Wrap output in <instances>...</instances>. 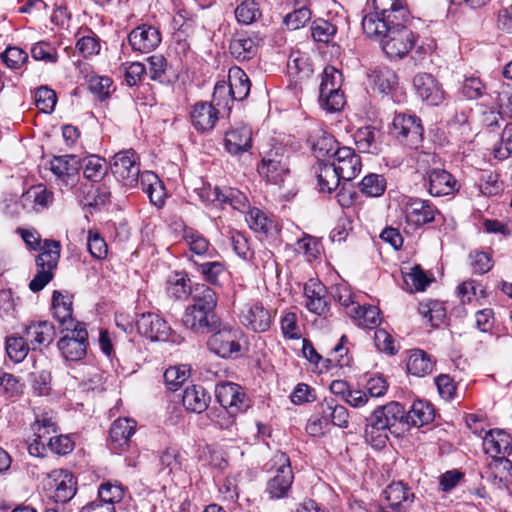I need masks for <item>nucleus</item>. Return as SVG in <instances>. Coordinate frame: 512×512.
<instances>
[{
    "instance_id": "1",
    "label": "nucleus",
    "mask_w": 512,
    "mask_h": 512,
    "mask_svg": "<svg viewBox=\"0 0 512 512\" xmlns=\"http://www.w3.org/2000/svg\"><path fill=\"white\" fill-rule=\"evenodd\" d=\"M191 301L183 313V325L196 333L216 330L218 320L215 314V291L205 284H196L191 292Z\"/></svg>"
},
{
    "instance_id": "2",
    "label": "nucleus",
    "mask_w": 512,
    "mask_h": 512,
    "mask_svg": "<svg viewBox=\"0 0 512 512\" xmlns=\"http://www.w3.org/2000/svg\"><path fill=\"white\" fill-rule=\"evenodd\" d=\"M408 19L409 10L401 0H372L361 24L367 37H379L388 28L405 24Z\"/></svg>"
},
{
    "instance_id": "3",
    "label": "nucleus",
    "mask_w": 512,
    "mask_h": 512,
    "mask_svg": "<svg viewBox=\"0 0 512 512\" xmlns=\"http://www.w3.org/2000/svg\"><path fill=\"white\" fill-rule=\"evenodd\" d=\"M405 409L395 401L377 407L366 419L365 440L372 447L381 449L388 441V435L397 424L404 422Z\"/></svg>"
},
{
    "instance_id": "4",
    "label": "nucleus",
    "mask_w": 512,
    "mask_h": 512,
    "mask_svg": "<svg viewBox=\"0 0 512 512\" xmlns=\"http://www.w3.org/2000/svg\"><path fill=\"white\" fill-rule=\"evenodd\" d=\"M437 157L428 152H421L417 157V168L425 173L427 190L434 197L453 195L460 189L455 177L448 171L440 168H429L431 163L435 164Z\"/></svg>"
},
{
    "instance_id": "5",
    "label": "nucleus",
    "mask_w": 512,
    "mask_h": 512,
    "mask_svg": "<svg viewBox=\"0 0 512 512\" xmlns=\"http://www.w3.org/2000/svg\"><path fill=\"white\" fill-rule=\"evenodd\" d=\"M38 250L40 253L35 258L37 272L29 283L33 292L41 291L53 279L60 259L61 244L56 240L45 239Z\"/></svg>"
},
{
    "instance_id": "6",
    "label": "nucleus",
    "mask_w": 512,
    "mask_h": 512,
    "mask_svg": "<svg viewBox=\"0 0 512 512\" xmlns=\"http://www.w3.org/2000/svg\"><path fill=\"white\" fill-rule=\"evenodd\" d=\"M401 214L404 230L413 233L422 226L435 220L438 209L429 201L417 197H406L401 202Z\"/></svg>"
},
{
    "instance_id": "7",
    "label": "nucleus",
    "mask_w": 512,
    "mask_h": 512,
    "mask_svg": "<svg viewBox=\"0 0 512 512\" xmlns=\"http://www.w3.org/2000/svg\"><path fill=\"white\" fill-rule=\"evenodd\" d=\"M342 74L332 66L324 69L319 88V104L328 112L340 111L345 105V97L341 91Z\"/></svg>"
},
{
    "instance_id": "8",
    "label": "nucleus",
    "mask_w": 512,
    "mask_h": 512,
    "mask_svg": "<svg viewBox=\"0 0 512 512\" xmlns=\"http://www.w3.org/2000/svg\"><path fill=\"white\" fill-rule=\"evenodd\" d=\"M381 42L382 50L390 59H402L415 45V36L405 24L392 26L379 37H371Z\"/></svg>"
},
{
    "instance_id": "9",
    "label": "nucleus",
    "mask_w": 512,
    "mask_h": 512,
    "mask_svg": "<svg viewBox=\"0 0 512 512\" xmlns=\"http://www.w3.org/2000/svg\"><path fill=\"white\" fill-rule=\"evenodd\" d=\"M389 132L400 143L410 148H418L423 140V126L416 115L396 114Z\"/></svg>"
},
{
    "instance_id": "10",
    "label": "nucleus",
    "mask_w": 512,
    "mask_h": 512,
    "mask_svg": "<svg viewBox=\"0 0 512 512\" xmlns=\"http://www.w3.org/2000/svg\"><path fill=\"white\" fill-rule=\"evenodd\" d=\"M271 470L275 475L268 481L267 491L271 498L285 497L293 483V472L289 457L284 452H277L271 459Z\"/></svg>"
},
{
    "instance_id": "11",
    "label": "nucleus",
    "mask_w": 512,
    "mask_h": 512,
    "mask_svg": "<svg viewBox=\"0 0 512 512\" xmlns=\"http://www.w3.org/2000/svg\"><path fill=\"white\" fill-rule=\"evenodd\" d=\"M243 332L238 327L223 325L208 339L209 350L222 358H229L240 352Z\"/></svg>"
},
{
    "instance_id": "12",
    "label": "nucleus",
    "mask_w": 512,
    "mask_h": 512,
    "mask_svg": "<svg viewBox=\"0 0 512 512\" xmlns=\"http://www.w3.org/2000/svg\"><path fill=\"white\" fill-rule=\"evenodd\" d=\"M238 318L247 330L254 333L268 331L273 322L272 312L257 300L244 303L239 309Z\"/></svg>"
},
{
    "instance_id": "13",
    "label": "nucleus",
    "mask_w": 512,
    "mask_h": 512,
    "mask_svg": "<svg viewBox=\"0 0 512 512\" xmlns=\"http://www.w3.org/2000/svg\"><path fill=\"white\" fill-rule=\"evenodd\" d=\"M229 83L218 82L214 87L213 100L220 105L221 99L229 95L232 100L242 101L250 92V80L246 73L239 67H233L228 74Z\"/></svg>"
},
{
    "instance_id": "14",
    "label": "nucleus",
    "mask_w": 512,
    "mask_h": 512,
    "mask_svg": "<svg viewBox=\"0 0 512 512\" xmlns=\"http://www.w3.org/2000/svg\"><path fill=\"white\" fill-rule=\"evenodd\" d=\"M111 171L127 187L133 188L140 183L142 173L138 158L132 150L116 153L112 159Z\"/></svg>"
},
{
    "instance_id": "15",
    "label": "nucleus",
    "mask_w": 512,
    "mask_h": 512,
    "mask_svg": "<svg viewBox=\"0 0 512 512\" xmlns=\"http://www.w3.org/2000/svg\"><path fill=\"white\" fill-rule=\"evenodd\" d=\"M215 396L226 413L233 418L249 407V401L241 386L232 382H222L215 387Z\"/></svg>"
},
{
    "instance_id": "16",
    "label": "nucleus",
    "mask_w": 512,
    "mask_h": 512,
    "mask_svg": "<svg viewBox=\"0 0 512 512\" xmlns=\"http://www.w3.org/2000/svg\"><path fill=\"white\" fill-rule=\"evenodd\" d=\"M138 332L152 341L177 342L172 334L171 327L158 314L145 312L139 315L136 321Z\"/></svg>"
},
{
    "instance_id": "17",
    "label": "nucleus",
    "mask_w": 512,
    "mask_h": 512,
    "mask_svg": "<svg viewBox=\"0 0 512 512\" xmlns=\"http://www.w3.org/2000/svg\"><path fill=\"white\" fill-rule=\"evenodd\" d=\"M88 332L84 324L77 323L70 331L58 341V348L67 360L77 361L86 355Z\"/></svg>"
},
{
    "instance_id": "18",
    "label": "nucleus",
    "mask_w": 512,
    "mask_h": 512,
    "mask_svg": "<svg viewBox=\"0 0 512 512\" xmlns=\"http://www.w3.org/2000/svg\"><path fill=\"white\" fill-rule=\"evenodd\" d=\"M306 308L319 316L326 315L330 309L331 298L326 287L316 279L308 280L304 285Z\"/></svg>"
},
{
    "instance_id": "19",
    "label": "nucleus",
    "mask_w": 512,
    "mask_h": 512,
    "mask_svg": "<svg viewBox=\"0 0 512 512\" xmlns=\"http://www.w3.org/2000/svg\"><path fill=\"white\" fill-rule=\"evenodd\" d=\"M258 172L265 177L268 182L280 185L289 173L288 157L278 150L268 153L258 167Z\"/></svg>"
},
{
    "instance_id": "20",
    "label": "nucleus",
    "mask_w": 512,
    "mask_h": 512,
    "mask_svg": "<svg viewBox=\"0 0 512 512\" xmlns=\"http://www.w3.org/2000/svg\"><path fill=\"white\" fill-rule=\"evenodd\" d=\"M334 161L332 164L344 181H351L361 171V158L350 147H338L333 152Z\"/></svg>"
},
{
    "instance_id": "21",
    "label": "nucleus",
    "mask_w": 512,
    "mask_h": 512,
    "mask_svg": "<svg viewBox=\"0 0 512 512\" xmlns=\"http://www.w3.org/2000/svg\"><path fill=\"white\" fill-rule=\"evenodd\" d=\"M76 479L68 470H53L49 474V487L53 489L56 502L66 503L76 494Z\"/></svg>"
},
{
    "instance_id": "22",
    "label": "nucleus",
    "mask_w": 512,
    "mask_h": 512,
    "mask_svg": "<svg viewBox=\"0 0 512 512\" xmlns=\"http://www.w3.org/2000/svg\"><path fill=\"white\" fill-rule=\"evenodd\" d=\"M413 85L417 95L430 105H439L445 98L441 84L429 73L415 75Z\"/></svg>"
},
{
    "instance_id": "23",
    "label": "nucleus",
    "mask_w": 512,
    "mask_h": 512,
    "mask_svg": "<svg viewBox=\"0 0 512 512\" xmlns=\"http://www.w3.org/2000/svg\"><path fill=\"white\" fill-rule=\"evenodd\" d=\"M128 40L134 51L148 53L158 47L161 34L156 27L143 24L129 33Z\"/></svg>"
},
{
    "instance_id": "24",
    "label": "nucleus",
    "mask_w": 512,
    "mask_h": 512,
    "mask_svg": "<svg viewBox=\"0 0 512 512\" xmlns=\"http://www.w3.org/2000/svg\"><path fill=\"white\" fill-rule=\"evenodd\" d=\"M50 169L66 186L73 187L78 180L81 160L76 155L57 156L51 160Z\"/></svg>"
},
{
    "instance_id": "25",
    "label": "nucleus",
    "mask_w": 512,
    "mask_h": 512,
    "mask_svg": "<svg viewBox=\"0 0 512 512\" xmlns=\"http://www.w3.org/2000/svg\"><path fill=\"white\" fill-rule=\"evenodd\" d=\"M252 143V129L248 125H237L225 133V148L231 155H240L249 151L252 147Z\"/></svg>"
},
{
    "instance_id": "26",
    "label": "nucleus",
    "mask_w": 512,
    "mask_h": 512,
    "mask_svg": "<svg viewBox=\"0 0 512 512\" xmlns=\"http://www.w3.org/2000/svg\"><path fill=\"white\" fill-rule=\"evenodd\" d=\"M136 431V421L131 418H118L110 428V448L121 453L129 447L131 436Z\"/></svg>"
},
{
    "instance_id": "27",
    "label": "nucleus",
    "mask_w": 512,
    "mask_h": 512,
    "mask_svg": "<svg viewBox=\"0 0 512 512\" xmlns=\"http://www.w3.org/2000/svg\"><path fill=\"white\" fill-rule=\"evenodd\" d=\"M219 111L209 102H197L193 105L190 118L193 127L198 132H209L217 123Z\"/></svg>"
},
{
    "instance_id": "28",
    "label": "nucleus",
    "mask_w": 512,
    "mask_h": 512,
    "mask_svg": "<svg viewBox=\"0 0 512 512\" xmlns=\"http://www.w3.org/2000/svg\"><path fill=\"white\" fill-rule=\"evenodd\" d=\"M483 449L491 458L510 455L512 437L503 429H491L483 438Z\"/></svg>"
},
{
    "instance_id": "29",
    "label": "nucleus",
    "mask_w": 512,
    "mask_h": 512,
    "mask_svg": "<svg viewBox=\"0 0 512 512\" xmlns=\"http://www.w3.org/2000/svg\"><path fill=\"white\" fill-rule=\"evenodd\" d=\"M389 508L407 512L414 502L415 495L402 481L392 482L383 492Z\"/></svg>"
},
{
    "instance_id": "30",
    "label": "nucleus",
    "mask_w": 512,
    "mask_h": 512,
    "mask_svg": "<svg viewBox=\"0 0 512 512\" xmlns=\"http://www.w3.org/2000/svg\"><path fill=\"white\" fill-rule=\"evenodd\" d=\"M31 350H42L49 346L55 337L54 325L48 321L32 322L24 331Z\"/></svg>"
},
{
    "instance_id": "31",
    "label": "nucleus",
    "mask_w": 512,
    "mask_h": 512,
    "mask_svg": "<svg viewBox=\"0 0 512 512\" xmlns=\"http://www.w3.org/2000/svg\"><path fill=\"white\" fill-rule=\"evenodd\" d=\"M320 414L322 415V422L324 426L333 424L340 428L348 427L349 414L347 409L337 403L333 397L325 398L319 405Z\"/></svg>"
},
{
    "instance_id": "32",
    "label": "nucleus",
    "mask_w": 512,
    "mask_h": 512,
    "mask_svg": "<svg viewBox=\"0 0 512 512\" xmlns=\"http://www.w3.org/2000/svg\"><path fill=\"white\" fill-rule=\"evenodd\" d=\"M315 173L317 175L319 191L323 193H331L336 190L342 179L337 168L332 163L324 161H318Z\"/></svg>"
},
{
    "instance_id": "33",
    "label": "nucleus",
    "mask_w": 512,
    "mask_h": 512,
    "mask_svg": "<svg viewBox=\"0 0 512 512\" xmlns=\"http://www.w3.org/2000/svg\"><path fill=\"white\" fill-rule=\"evenodd\" d=\"M435 411L431 404L418 400L415 401L404 417V424L408 426L422 427L433 421Z\"/></svg>"
},
{
    "instance_id": "34",
    "label": "nucleus",
    "mask_w": 512,
    "mask_h": 512,
    "mask_svg": "<svg viewBox=\"0 0 512 512\" xmlns=\"http://www.w3.org/2000/svg\"><path fill=\"white\" fill-rule=\"evenodd\" d=\"M210 396L204 388L198 385H191L185 388L182 403L186 410L194 413H201L207 409Z\"/></svg>"
},
{
    "instance_id": "35",
    "label": "nucleus",
    "mask_w": 512,
    "mask_h": 512,
    "mask_svg": "<svg viewBox=\"0 0 512 512\" xmlns=\"http://www.w3.org/2000/svg\"><path fill=\"white\" fill-rule=\"evenodd\" d=\"M369 78L374 88L382 94H389L398 86V76L386 66L375 67L371 70Z\"/></svg>"
},
{
    "instance_id": "36",
    "label": "nucleus",
    "mask_w": 512,
    "mask_h": 512,
    "mask_svg": "<svg viewBox=\"0 0 512 512\" xmlns=\"http://www.w3.org/2000/svg\"><path fill=\"white\" fill-rule=\"evenodd\" d=\"M139 184L153 205L161 207L164 204V188L154 172H142Z\"/></svg>"
},
{
    "instance_id": "37",
    "label": "nucleus",
    "mask_w": 512,
    "mask_h": 512,
    "mask_svg": "<svg viewBox=\"0 0 512 512\" xmlns=\"http://www.w3.org/2000/svg\"><path fill=\"white\" fill-rule=\"evenodd\" d=\"M357 325L366 329H373L380 323L379 309L376 306H353L346 312Z\"/></svg>"
},
{
    "instance_id": "38",
    "label": "nucleus",
    "mask_w": 512,
    "mask_h": 512,
    "mask_svg": "<svg viewBox=\"0 0 512 512\" xmlns=\"http://www.w3.org/2000/svg\"><path fill=\"white\" fill-rule=\"evenodd\" d=\"M380 133L374 127H362L354 135L355 144L362 152L377 154L380 151Z\"/></svg>"
},
{
    "instance_id": "39",
    "label": "nucleus",
    "mask_w": 512,
    "mask_h": 512,
    "mask_svg": "<svg viewBox=\"0 0 512 512\" xmlns=\"http://www.w3.org/2000/svg\"><path fill=\"white\" fill-rule=\"evenodd\" d=\"M52 311L53 316L62 325L72 323V297L69 294H63L61 291L55 290L52 295Z\"/></svg>"
},
{
    "instance_id": "40",
    "label": "nucleus",
    "mask_w": 512,
    "mask_h": 512,
    "mask_svg": "<svg viewBox=\"0 0 512 512\" xmlns=\"http://www.w3.org/2000/svg\"><path fill=\"white\" fill-rule=\"evenodd\" d=\"M434 363L430 356L423 350L414 349L410 351L407 360V370L410 374L423 377L433 371Z\"/></svg>"
},
{
    "instance_id": "41",
    "label": "nucleus",
    "mask_w": 512,
    "mask_h": 512,
    "mask_svg": "<svg viewBox=\"0 0 512 512\" xmlns=\"http://www.w3.org/2000/svg\"><path fill=\"white\" fill-rule=\"evenodd\" d=\"M488 471L495 483L507 485L512 480V462L506 456L493 457Z\"/></svg>"
},
{
    "instance_id": "42",
    "label": "nucleus",
    "mask_w": 512,
    "mask_h": 512,
    "mask_svg": "<svg viewBox=\"0 0 512 512\" xmlns=\"http://www.w3.org/2000/svg\"><path fill=\"white\" fill-rule=\"evenodd\" d=\"M6 352L8 357L15 363L22 362L28 355L31 346L23 336H9L6 338Z\"/></svg>"
},
{
    "instance_id": "43",
    "label": "nucleus",
    "mask_w": 512,
    "mask_h": 512,
    "mask_svg": "<svg viewBox=\"0 0 512 512\" xmlns=\"http://www.w3.org/2000/svg\"><path fill=\"white\" fill-rule=\"evenodd\" d=\"M124 487L120 483L104 482L98 489V500L107 506H114L124 498Z\"/></svg>"
},
{
    "instance_id": "44",
    "label": "nucleus",
    "mask_w": 512,
    "mask_h": 512,
    "mask_svg": "<svg viewBox=\"0 0 512 512\" xmlns=\"http://www.w3.org/2000/svg\"><path fill=\"white\" fill-rule=\"evenodd\" d=\"M197 272L212 285H219V278L226 272V266L221 261L194 262Z\"/></svg>"
},
{
    "instance_id": "45",
    "label": "nucleus",
    "mask_w": 512,
    "mask_h": 512,
    "mask_svg": "<svg viewBox=\"0 0 512 512\" xmlns=\"http://www.w3.org/2000/svg\"><path fill=\"white\" fill-rule=\"evenodd\" d=\"M337 31L338 27L335 23L323 18H317L311 24V35L317 42L329 43L333 40Z\"/></svg>"
},
{
    "instance_id": "46",
    "label": "nucleus",
    "mask_w": 512,
    "mask_h": 512,
    "mask_svg": "<svg viewBox=\"0 0 512 512\" xmlns=\"http://www.w3.org/2000/svg\"><path fill=\"white\" fill-rule=\"evenodd\" d=\"M418 312L432 327L439 326L446 316L443 305L432 300L421 302L418 306Z\"/></svg>"
},
{
    "instance_id": "47",
    "label": "nucleus",
    "mask_w": 512,
    "mask_h": 512,
    "mask_svg": "<svg viewBox=\"0 0 512 512\" xmlns=\"http://www.w3.org/2000/svg\"><path fill=\"white\" fill-rule=\"evenodd\" d=\"M360 191L367 197H379L386 190V179L379 174H368L359 183Z\"/></svg>"
},
{
    "instance_id": "48",
    "label": "nucleus",
    "mask_w": 512,
    "mask_h": 512,
    "mask_svg": "<svg viewBox=\"0 0 512 512\" xmlns=\"http://www.w3.org/2000/svg\"><path fill=\"white\" fill-rule=\"evenodd\" d=\"M81 168H83V174L85 178L93 182L100 181L106 174L104 159L96 155H91L83 159Z\"/></svg>"
},
{
    "instance_id": "49",
    "label": "nucleus",
    "mask_w": 512,
    "mask_h": 512,
    "mask_svg": "<svg viewBox=\"0 0 512 512\" xmlns=\"http://www.w3.org/2000/svg\"><path fill=\"white\" fill-rule=\"evenodd\" d=\"M231 54L239 61L251 59L257 52L255 42L250 38H237L229 46Z\"/></svg>"
},
{
    "instance_id": "50",
    "label": "nucleus",
    "mask_w": 512,
    "mask_h": 512,
    "mask_svg": "<svg viewBox=\"0 0 512 512\" xmlns=\"http://www.w3.org/2000/svg\"><path fill=\"white\" fill-rule=\"evenodd\" d=\"M261 11L254 0L243 1L235 9V17L239 23L249 25L259 19Z\"/></svg>"
},
{
    "instance_id": "51",
    "label": "nucleus",
    "mask_w": 512,
    "mask_h": 512,
    "mask_svg": "<svg viewBox=\"0 0 512 512\" xmlns=\"http://www.w3.org/2000/svg\"><path fill=\"white\" fill-rule=\"evenodd\" d=\"M221 205H229L233 209L244 212L249 206L247 196L236 188L223 189Z\"/></svg>"
},
{
    "instance_id": "52",
    "label": "nucleus",
    "mask_w": 512,
    "mask_h": 512,
    "mask_svg": "<svg viewBox=\"0 0 512 512\" xmlns=\"http://www.w3.org/2000/svg\"><path fill=\"white\" fill-rule=\"evenodd\" d=\"M188 282L189 280L184 276L176 274L167 282V293L178 300L185 299L188 295L191 296L193 288L190 287Z\"/></svg>"
},
{
    "instance_id": "53",
    "label": "nucleus",
    "mask_w": 512,
    "mask_h": 512,
    "mask_svg": "<svg viewBox=\"0 0 512 512\" xmlns=\"http://www.w3.org/2000/svg\"><path fill=\"white\" fill-rule=\"evenodd\" d=\"M34 101L41 112L51 113L57 102L56 93L48 87H40L34 94Z\"/></svg>"
},
{
    "instance_id": "54",
    "label": "nucleus",
    "mask_w": 512,
    "mask_h": 512,
    "mask_svg": "<svg viewBox=\"0 0 512 512\" xmlns=\"http://www.w3.org/2000/svg\"><path fill=\"white\" fill-rule=\"evenodd\" d=\"M164 382L171 391H176L188 378V369L185 366H172L165 370Z\"/></svg>"
},
{
    "instance_id": "55",
    "label": "nucleus",
    "mask_w": 512,
    "mask_h": 512,
    "mask_svg": "<svg viewBox=\"0 0 512 512\" xmlns=\"http://www.w3.org/2000/svg\"><path fill=\"white\" fill-rule=\"evenodd\" d=\"M311 146L315 156L320 160L324 157H333V152L337 149L336 141L331 135L323 134L318 139H311Z\"/></svg>"
},
{
    "instance_id": "56",
    "label": "nucleus",
    "mask_w": 512,
    "mask_h": 512,
    "mask_svg": "<svg viewBox=\"0 0 512 512\" xmlns=\"http://www.w3.org/2000/svg\"><path fill=\"white\" fill-rule=\"evenodd\" d=\"M312 13L306 6H302L288 13L284 17V24L290 30H297L305 26L311 20Z\"/></svg>"
},
{
    "instance_id": "57",
    "label": "nucleus",
    "mask_w": 512,
    "mask_h": 512,
    "mask_svg": "<svg viewBox=\"0 0 512 512\" xmlns=\"http://www.w3.org/2000/svg\"><path fill=\"white\" fill-rule=\"evenodd\" d=\"M230 239L235 253L244 260H251L254 256L249 240L238 231H231Z\"/></svg>"
},
{
    "instance_id": "58",
    "label": "nucleus",
    "mask_w": 512,
    "mask_h": 512,
    "mask_svg": "<svg viewBox=\"0 0 512 512\" xmlns=\"http://www.w3.org/2000/svg\"><path fill=\"white\" fill-rule=\"evenodd\" d=\"M87 248L91 256L97 260L106 258L108 246L103 237L99 233L89 231L87 237Z\"/></svg>"
},
{
    "instance_id": "59",
    "label": "nucleus",
    "mask_w": 512,
    "mask_h": 512,
    "mask_svg": "<svg viewBox=\"0 0 512 512\" xmlns=\"http://www.w3.org/2000/svg\"><path fill=\"white\" fill-rule=\"evenodd\" d=\"M31 55L35 60H41L46 63H56L58 60L56 49L45 41L34 44L31 48Z\"/></svg>"
},
{
    "instance_id": "60",
    "label": "nucleus",
    "mask_w": 512,
    "mask_h": 512,
    "mask_svg": "<svg viewBox=\"0 0 512 512\" xmlns=\"http://www.w3.org/2000/svg\"><path fill=\"white\" fill-rule=\"evenodd\" d=\"M76 48L83 55V57H89L99 53L100 42L92 31H88L87 35H83L78 39Z\"/></svg>"
},
{
    "instance_id": "61",
    "label": "nucleus",
    "mask_w": 512,
    "mask_h": 512,
    "mask_svg": "<svg viewBox=\"0 0 512 512\" xmlns=\"http://www.w3.org/2000/svg\"><path fill=\"white\" fill-rule=\"evenodd\" d=\"M112 80L106 76H92L89 79L88 86L90 91L99 99L105 100L110 95Z\"/></svg>"
},
{
    "instance_id": "62",
    "label": "nucleus",
    "mask_w": 512,
    "mask_h": 512,
    "mask_svg": "<svg viewBox=\"0 0 512 512\" xmlns=\"http://www.w3.org/2000/svg\"><path fill=\"white\" fill-rule=\"evenodd\" d=\"M183 456L176 448H167L160 456V464L169 470V473L182 469Z\"/></svg>"
},
{
    "instance_id": "63",
    "label": "nucleus",
    "mask_w": 512,
    "mask_h": 512,
    "mask_svg": "<svg viewBox=\"0 0 512 512\" xmlns=\"http://www.w3.org/2000/svg\"><path fill=\"white\" fill-rule=\"evenodd\" d=\"M469 260L475 274L487 273L492 268L491 256L487 252L473 251L469 254Z\"/></svg>"
},
{
    "instance_id": "64",
    "label": "nucleus",
    "mask_w": 512,
    "mask_h": 512,
    "mask_svg": "<svg viewBox=\"0 0 512 512\" xmlns=\"http://www.w3.org/2000/svg\"><path fill=\"white\" fill-rule=\"evenodd\" d=\"M2 59L7 67L19 69L28 60V54L21 48L8 47L3 52Z\"/></svg>"
}]
</instances>
